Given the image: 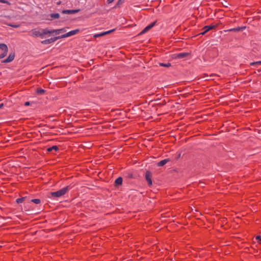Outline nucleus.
<instances>
[{
	"label": "nucleus",
	"mask_w": 261,
	"mask_h": 261,
	"mask_svg": "<svg viewBox=\"0 0 261 261\" xmlns=\"http://www.w3.org/2000/svg\"><path fill=\"white\" fill-rule=\"evenodd\" d=\"M0 49L5 52H8V48L7 45L5 43L0 44Z\"/></svg>",
	"instance_id": "9b49d317"
},
{
	"label": "nucleus",
	"mask_w": 261,
	"mask_h": 261,
	"mask_svg": "<svg viewBox=\"0 0 261 261\" xmlns=\"http://www.w3.org/2000/svg\"><path fill=\"white\" fill-rule=\"evenodd\" d=\"M0 2L4 4H7L8 5L10 4V3L8 1L6 0H0Z\"/></svg>",
	"instance_id": "bb28decb"
},
{
	"label": "nucleus",
	"mask_w": 261,
	"mask_h": 261,
	"mask_svg": "<svg viewBox=\"0 0 261 261\" xmlns=\"http://www.w3.org/2000/svg\"><path fill=\"white\" fill-rule=\"evenodd\" d=\"M260 64H261L260 61H257V62H252L250 63V65H251V66L258 65H260Z\"/></svg>",
	"instance_id": "b1692460"
},
{
	"label": "nucleus",
	"mask_w": 261,
	"mask_h": 261,
	"mask_svg": "<svg viewBox=\"0 0 261 261\" xmlns=\"http://www.w3.org/2000/svg\"><path fill=\"white\" fill-rule=\"evenodd\" d=\"M123 2V0H119L117 4V5L115 6V7H118L119 5L122 4Z\"/></svg>",
	"instance_id": "a878e982"
},
{
	"label": "nucleus",
	"mask_w": 261,
	"mask_h": 261,
	"mask_svg": "<svg viewBox=\"0 0 261 261\" xmlns=\"http://www.w3.org/2000/svg\"><path fill=\"white\" fill-rule=\"evenodd\" d=\"M31 201L37 204H39L41 202L39 199H33L31 200Z\"/></svg>",
	"instance_id": "aec40b11"
},
{
	"label": "nucleus",
	"mask_w": 261,
	"mask_h": 261,
	"mask_svg": "<svg viewBox=\"0 0 261 261\" xmlns=\"http://www.w3.org/2000/svg\"><path fill=\"white\" fill-rule=\"evenodd\" d=\"M8 52L3 51V53L0 55V59L4 58L7 55Z\"/></svg>",
	"instance_id": "5701e85b"
},
{
	"label": "nucleus",
	"mask_w": 261,
	"mask_h": 261,
	"mask_svg": "<svg viewBox=\"0 0 261 261\" xmlns=\"http://www.w3.org/2000/svg\"><path fill=\"white\" fill-rule=\"evenodd\" d=\"M80 29H75L74 30H72L64 35H62L61 36H59V37H60V39L69 37L71 36H73L74 35L77 34V33H79L80 32Z\"/></svg>",
	"instance_id": "f03ea898"
},
{
	"label": "nucleus",
	"mask_w": 261,
	"mask_h": 261,
	"mask_svg": "<svg viewBox=\"0 0 261 261\" xmlns=\"http://www.w3.org/2000/svg\"><path fill=\"white\" fill-rule=\"evenodd\" d=\"M80 11V9H76V10H64L62 11V13L63 14H74L76 13H77Z\"/></svg>",
	"instance_id": "0eeeda50"
},
{
	"label": "nucleus",
	"mask_w": 261,
	"mask_h": 261,
	"mask_svg": "<svg viewBox=\"0 0 261 261\" xmlns=\"http://www.w3.org/2000/svg\"><path fill=\"white\" fill-rule=\"evenodd\" d=\"M25 199V197H22V198H18L16 199V202L17 203H21Z\"/></svg>",
	"instance_id": "412c9836"
},
{
	"label": "nucleus",
	"mask_w": 261,
	"mask_h": 261,
	"mask_svg": "<svg viewBox=\"0 0 261 261\" xmlns=\"http://www.w3.org/2000/svg\"><path fill=\"white\" fill-rule=\"evenodd\" d=\"M45 91L43 89H40L37 90V93L40 94H42L44 93Z\"/></svg>",
	"instance_id": "393cba45"
},
{
	"label": "nucleus",
	"mask_w": 261,
	"mask_h": 261,
	"mask_svg": "<svg viewBox=\"0 0 261 261\" xmlns=\"http://www.w3.org/2000/svg\"><path fill=\"white\" fill-rule=\"evenodd\" d=\"M30 105V102H29V101H27V102H25V103H24V105H25V106H29Z\"/></svg>",
	"instance_id": "473e14b6"
},
{
	"label": "nucleus",
	"mask_w": 261,
	"mask_h": 261,
	"mask_svg": "<svg viewBox=\"0 0 261 261\" xmlns=\"http://www.w3.org/2000/svg\"><path fill=\"white\" fill-rule=\"evenodd\" d=\"M100 34L101 35V36H104L105 35H107V31H106V32H104L101 33Z\"/></svg>",
	"instance_id": "2f4dec72"
},
{
	"label": "nucleus",
	"mask_w": 261,
	"mask_h": 261,
	"mask_svg": "<svg viewBox=\"0 0 261 261\" xmlns=\"http://www.w3.org/2000/svg\"><path fill=\"white\" fill-rule=\"evenodd\" d=\"M69 190L68 187H66L62 189L54 192L50 193L51 197L58 198L65 194Z\"/></svg>",
	"instance_id": "f257e3e1"
},
{
	"label": "nucleus",
	"mask_w": 261,
	"mask_h": 261,
	"mask_svg": "<svg viewBox=\"0 0 261 261\" xmlns=\"http://www.w3.org/2000/svg\"><path fill=\"white\" fill-rule=\"evenodd\" d=\"M31 32L32 33V36L36 37H40L42 38V29H35L32 30Z\"/></svg>",
	"instance_id": "7ed1b4c3"
},
{
	"label": "nucleus",
	"mask_w": 261,
	"mask_h": 261,
	"mask_svg": "<svg viewBox=\"0 0 261 261\" xmlns=\"http://www.w3.org/2000/svg\"><path fill=\"white\" fill-rule=\"evenodd\" d=\"M256 239L260 243H261V236H257L256 237Z\"/></svg>",
	"instance_id": "cd10ccee"
},
{
	"label": "nucleus",
	"mask_w": 261,
	"mask_h": 261,
	"mask_svg": "<svg viewBox=\"0 0 261 261\" xmlns=\"http://www.w3.org/2000/svg\"><path fill=\"white\" fill-rule=\"evenodd\" d=\"M155 23H156V21H154L153 22H152L151 24H150L149 25L151 27V28H152L153 26H154Z\"/></svg>",
	"instance_id": "c756f323"
},
{
	"label": "nucleus",
	"mask_w": 261,
	"mask_h": 261,
	"mask_svg": "<svg viewBox=\"0 0 261 261\" xmlns=\"http://www.w3.org/2000/svg\"><path fill=\"white\" fill-rule=\"evenodd\" d=\"M122 178L121 177H119L115 181V184L116 186L121 185L122 184Z\"/></svg>",
	"instance_id": "4468645a"
},
{
	"label": "nucleus",
	"mask_w": 261,
	"mask_h": 261,
	"mask_svg": "<svg viewBox=\"0 0 261 261\" xmlns=\"http://www.w3.org/2000/svg\"><path fill=\"white\" fill-rule=\"evenodd\" d=\"M151 27L149 25H147L146 27H145L139 34V35H142L145 33H146L148 31H149L150 29H151Z\"/></svg>",
	"instance_id": "dca6fc26"
},
{
	"label": "nucleus",
	"mask_w": 261,
	"mask_h": 261,
	"mask_svg": "<svg viewBox=\"0 0 261 261\" xmlns=\"http://www.w3.org/2000/svg\"><path fill=\"white\" fill-rule=\"evenodd\" d=\"M169 161L168 159L161 161L158 163V166H163Z\"/></svg>",
	"instance_id": "ddd939ff"
},
{
	"label": "nucleus",
	"mask_w": 261,
	"mask_h": 261,
	"mask_svg": "<svg viewBox=\"0 0 261 261\" xmlns=\"http://www.w3.org/2000/svg\"><path fill=\"white\" fill-rule=\"evenodd\" d=\"M94 37L95 38H98V37H101V35L100 33H99V34H95L94 35Z\"/></svg>",
	"instance_id": "c85d7f7f"
},
{
	"label": "nucleus",
	"mask_w": 261,
	"mask_h": 261,
	"mask_svg": "<svg viewBox=\"0 0 261 261\" xmlns=\"http://www.w3.org/2000/svg\"><path fill=\"white\" fill-rule=\"evenodd\" d=\"M53 150L57 151L58 150V147L57 146H53L51 147L48 148L47 149V151L49 152Z\"/></svg>",
	"instance_id": "a211bd4d"
},
{
	"label": "nucleus",
	"mask_w": 261,
	"mask_h": 261,
	"mask_svg": "<svg viewBox=\"0 0 261 261\" xmlns=\"http://www.w3.org/2000/svg\"><path fill=\"white\" fill-rule=\"evenodd\" d=\"M52 19H58L60 17L59 13H53L50 15Z\"/></svg>",
	"instance_id": "f3484780"
},
{
	"label": "nucleus",
	"mask_w": 261,
	"mask_h": 261,
	"mask_svg": "<svg viewBox=\"0 0 261 261\" xmlns=\"http://www.w3.org/2000/svg\"><path fill=\"white\" fill-rule=\"evenodd\" d=\"M114 30H115V29H112V30H109V31H107V34H110V33H111V32H114Z\"/></svg>",
	"instance_id": "7c9ffc66"
},
{
	"label": "nucleus",
	"mask_w": 261,
	"mask_h": 261,
	"mask_svg": "<svg viewBox=\"0 0 261 261\" xmlns=\"http://www.w3.org/2000/svg\"><path fill=\"white\" fill-rule=\"evenodd\" d=\"M51 33H53L52 30L49 31L48 29H42V38H43L44 35Z\"/></svg>",
	"instance_id": "f8f14e48"
},
{
	"label": "nucleus",
	"mask_w": 261,
	"mask_h": 261,
	"mask_svg": "<svg viewBox=\"0 0 261 261\" xmlns=\"http://www.w3.org/2000/svg\"><path fill=\"white\" fill-rule=\"evenodd\" d=\"M14 57H15L14 53H11L9 55V57L7 59L2 61V62L4 63L11 62L14 59Z\"/></svg>",
	"instance_id": "423d86ee"
},
{
	"label": "nucleus",
	"mask_w": 261,
	"mask_h": 261,
	"mask_svg": "<svg viewBox=\"0 0 261 261\" xmlns=\"http://www.w3.org/2000/svg\"><path fill=\"white\" fill-rule=\"evenodd\" d=\"M59 39H60V37H59V36L51 38H50L48 39H46V40L42 41L41 43L43 44H46V45L49 44L50 43H51L57 41V40H58Z\"/></svg>",
	"instance_id": "20e7f679"
},
{
	"label": "nucleus",
	"mask_w": 261,
	"mask_h": 261,
	"mask_svg": "<svg viewBox=\"0 0 261 261\" xmlns=\"http://www.w3.org/2000/svg\"><path fill=\"white\" fill-rule=\"evenodd\" d=\"M189 53H181L180 54H178L176 55V58L181 59V58H184L187 57L188 56H189Z\"/></svg>",
	"instance_id": "9d476101"
},
{
	"label": "nucleus",
	"mask_w": 261,
	"mask_h": 261,
	"mask_svg": "<svg viewBox=\"0 0 261 261\" xmlns=\"http://www.w3.org/2000/svg\"><path fill=\"white\" fill-rule=\"evenodd\" d=\"M160 65L161 66H163V67H169L171 66V64L169 63H160Z\"/></svg>",
	"instance_id": "6ab92c4d"
},
{
	"label": "nucleus",
	"mask_w": 261,
	"mask_h": 261,
	"mask_svg": "<svg viewBox=\"0 0 261 261\" xmlns=\"http://www.w3.org/2000/svg\"><path fill=\"white\" fill-rule=\"evenodd\" d=\"M3 106H4V104H3V103H1V104H0V109H1V108H2L3 107Z\"/></svg>",
	"instance_id": "f704fd0d"
},
{
	"label": "nucleus",
	"mask_w": 261,
	"mask_h": 261,
	"mask_svg": "<svg viewBox=\"0 0 261 261\" xmlns=\"http://www.w3.org/2000/svg\"><path fill=\"white\" fill-rule=\"evenodd\" d=\"M215 28V25H207L205 26L203 29L204 30V31L201 33L202 35H204L207 32L209 31L210 30L213 29Z\"/></svg>",
	"instance_id": "6e6552de"
},
{
	"label": "nucleus",
	"mask_w": 261,
	"mask_h": 261,
	"mask_svg": "<svg viewBox=\"0 0 261 261\" xmlns=\"http://www.w3.org/2000/svg\"><path fill=\"white\" fill-rule=\"evenodd\" d=\"M245 28V27H238V28L230 29L228 30V31L239 32L241 31H243Z\"/></svg>",
	"instance_id": "2eb2a0df"
},
{
	"label": "nucleus",
	"mask_w": 261,
	"mask_h": 261,
	"mask_svg": "<svg viewBox=\"0 0 261 261\" xmlns=\"http://www.w3.org/2000/svg\"><path fill=\"white\" fill-rule=\"evenodd\" d=\"M145 178L149 186L152 185L151 173L149 171H146L145 173Z\"/></svg>",
	"instance_id": "39448f33"
},
{
	"label": "nucleus",
	"mask_w": 261,
	"mask_h": 261,
	"mask_svg": "<svg viewBox=\"0 0 261 261\" xmlns=\"http://www.w3.org/2000/svg\"><path fill=\"white\" fill-rule=\"evenodd\" d=\"M53 33H55L56 34H59L61 33H65L66 32V29L65 28H62L61 29L57 30H52Z\"/></svg>",
	"instance_id": "1a4fd4ad"
},
{
	"label": "nucleus",
	"mask_w": 261,
	"mask_h": 261,
	"mask_svg": "<svg viewBox=\"0 0 261 261\" xmlns=\"http://www.w3.org/2000/svg\"><path fill=\"white\" fill-rule=\"evenodd\" d=\"M113 1L114 0H107V2L109 4L112 3Z\"/></svg>",
	"instance_id": "72a5a7b5"
},
{
	"label": "nucleus",
	"mask_w": 261,
	"mask_h": 261,
	"mask_svg": "<svg viewBox=\"0 0 261 261\" xmlns=\"http://www.w3.org/2000/svg\"><path fill=\"white\" fill-rule=\"evenodd\" d=\"M7 25H9V26H10V27H13V28H19V26H20L19 24H10V23H7Z\"/></svg>",
	"instance_id": "4be33fe9"
}]
</instances>
